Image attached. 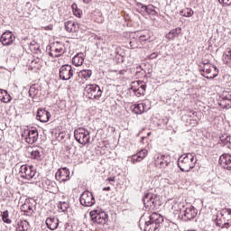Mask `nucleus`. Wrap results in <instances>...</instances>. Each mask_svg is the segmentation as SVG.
Masks as SVG:
<instances>
[{"label": "nucleus", "instance_id": "obj_1", "mask_svg": "<svg viewBox=\"0 0 231 231\" xmlns=\"http://www.w3.org/2000/svg\"><path fill=\"white\" fill-rule=\"evenodd\" d=\"M196 162L198 160L195 153H184L178 159V167L181 172H190L196 167Z\"/></svg>", "mask_w": 231, "mask_h": 231}, {"label": "nucleus", "instance_id": "obj_2", "mask_svg": "<svg viewBox=\"0 0 231 231\" xmlns=\"http://www.w3.org/2000/svg\"><path fill=\"white\" fill-rule=\"evenodd\" d=\"M143 203L146 210H155L160 207V197L150 192L144 193L143 197Z\"/></svg>", "mask_w": 231, "mask_h": 231}, {"label": "nucleus", "instance_id": "obj_3", "mask_svg": "<svg viewBox=\"0 0 231 231\" xmlns=\"http://www.w3.org/2000/svg\"><path fill=\"white\" fill-rule=\"evenodd\" d=\"M163 221V217L158 213H152L149 221L144 224V231H158L160 224Z\"/></svg>", "mask_w": 231, "mask_h": 231}, {"label": "nucleus", "instance_id": "obj_4", "mask_svg": "<svg viewBox=\"0 0 231 231\" xmlns=\"http://www.w3.org/2000/svg\"><path fill=\"white\" fill-rule=\"evenodd\" d=\"M19 176L23 180H37L39 178V173L33 166L22 165L19 170Z\"/></svg>", "mask_w": 231, "mask_h": 231}, {"label": "nucleus", "instance_id": "obj_5", "mask_svg": "<svg viewBox=\"0 0 231 231\" xmlns=\"http://www.w3.org/2000/svg\"><path fill=\"white\" fill-rule=\"evenodd\" d=\"M90 219L97 225H106L109 221V216L106 211L95 209L90 211Z\"/></svg>", "mask_w": 231, "mask_h": 231}, {"label": "nucleus", "instance_id": "obj_6", "mask_svg": "<svg viewBox=\"0 0 231 231\" xmlns=\"http://www.w3.org/2000/svg\"><path fill=\"white\" fill-rule=\"evenodd\" d=\"M22 138L26 142V143L33 145V143H36L37 140H39V131L37 128L33 127L31 129H25L22 133Z\"/></svg>", "mask_w": 231, "mask_h": 231}, {"label": "nucleus", "instance_id": "obj_7", "mask_svg": "<svg viewBox=\"0 0 231 231\" xmlns=\"http://www.w3.org/2000/svg\"><path fill=\"white\" fill-rule=\"evenodd\" d=\"M85 95L90 100H98L102 97V89H100L98 85H87Z\"/></svg>", "mask_w": 231, "mask_h": 231}, {"label": "nucleus", "instance_id": "obj_8", "mask_svg": "<svg viewBox=\"0 0 231 231\" xmlns=\"http://www.w3.org/2000/svg\"><path fill=\"white\" fill-rule=\"evenodd\" d=\"M74 138L77 140L80 145H88L91 136H89V131L84 128H78L74 131Z\"/></svg>", "mask_w": 231, "mask_h": 231}, {"label": "nucleus", "instance_id": "obj_9", "mask_svg": "<svg viewBox=\"0 0 231 231\" xmlns=\"http://www.w3.org/2000/svg\"><path fill=\"white\" fill-rule=\"evenodd\" d=\"M154 163L155 167H159V169H165L171 164V156L157 153L154 156Z\"/></svg>", "mask_w": 231, "mask_h": 231}, {"label": "nucleus", "instance_id": "obj_10", "mask_svg": "<svg viewBox=\"0 0 231 231\" xmlns=\"http://www.w3.org/2000/svg\"><path fill=\"white\" fill-rule=\"evenodd\" d=\"M79 202L82 207H93V205L96 203V200L93 193L87 190L80 195Z\"/></svg>", "mask_w": 231, "mask_h": 231}, {"label": "nucleus", "instance_id": "obj_11", "mask_svg": "<svg viewBox=\"0 0 231 231\" xmlns=\"http://www.w3.org/2000/svg\"><path fill=\"white\" fill-rule=\"evenodd\" d=\"M198 216V209L194 206H189L182 211V221H192Z\"/></svg>", "mask_w": 231, "mask_h": 231}, {"label": "nucleus", "instance_id": "obj_12", "mask_svg": "<svg viewBox=\"0 0 231 231\" xmlns=\"http://www.w3.org/2000/svg\"><path fill=\"white\" fill-rule=\"evenodd\" d=\"M73 67L71 65H62L60 68V79L61 80H69L73 77Z\"/></svg>", "mask_w": 231, "mask_h": 231}, {"label": "nucleus", "instance_id": "obj_13", "mask_svg": "<svg viewBox=\"0 0 231 231\" xmlns=\"http://www.w3.org/2000/svg\"><path fill=\"white\" fill-rule=\"evenodd\" d=\"M147 86L143 81H134L132 83L131 90L134 93L135 97H142L145 93Z\"/></svg>", "mask_w": 231, "mask_h": 231}, {"label": "nucleus", "instance_id": "obj_14", "mask_svg": "<svg viewBox=\"0 0 231 231\" xmlns=\"http://www.w3.org/2000/svg\"><path fill=\"white\" fill-rule=\"evenodd\" d=\"M14 41H15V36L10 31L4 32L0 38L3 46H10L14 43Z\"/></svg>", "mask_w": 231, "mask_h": 231}, {"label": "nucleus", "instance_id": "obj_15", "mask_svg": "<svg viewBox=\"0 0 231 231\" xmlns=\"http://www.w3.org/2000/svg\"><path fill=\"white\" fill-rule=\"evenodd\" d=\"M50 50L51 51L49 52V55L51 57H55V58L60 57V55L64 53V48L60 42L53 43L51 46Z\"/></svg>", "mask_w": 231, "mask_h": 231}, {"label": "nucleus", "instance_id": "obj_16", "mask_svg": "<svg viewBox=\"0 0 231 231\" xmlns=\"http://www.w3.org/2000/svg\"><path fill=\"white\" fill-rule=\"evenodd\" d=\"M220 103L219 106H221V107H226V108H230L231 107V91H224L221 95H220Z\"/></svg>", "mask_w": 231, "mask_h": 231}, {"label": "nucleus", "instance_id": "obj_17", "mask_svg": "<svg viewBox=\"0 0 231 231\" xmlns=\"http://www.w3.org/2000/svg\"><path fill=\"white\" fill-rule=\"evenodd\" d=\"M219 164L226 171H231V154L224 153L219 157Z\"/></svg>", "mask_w": 231, "mask_h": 231}, {"label": "nucleus", "instance_id": "obj_18", "mask_svg": "<svg viewBox=\"0 0 231 231\" xmlns=\"http://www.w3.org/2000/svg\"><path fill=\"white\" fill-rule=\"evenodd\" d=\"M69 170L68 168H60L56 172V180L60 182L68 181L69 180Z\"/></svg>", "mask_w": 231, "mask_h": 231}, {"label": "nucleus", "instance_id": "obj_19", "mask_svg": "<svg viewBox=\"0 0 231 231\" xmlns=\"http://www.w3.org/2000/svg\"><path fill=\"white\" fill-rule=\"evenodd\" d=\"M50 116H51V115L46 109H42V108L38 109L36 118L40 122H42V123L48 122V120H50Z\"/></svg>", "mask_w": 231, "mask_h": 231}, {"label": "nucleus", "instance_id": "obj_20", "mask_svg": "<svg viewBox=\"0 0 231 231\" xmlns=\"http://www.w3.org/2000/svg\"><path fill=\"white\" fill-rule=\"evenodd\" d=\"M201 75L204 76V78L208 79H216V77H217V75H219V69L216 66L214 67V69L211 67L210 69L201 72Z\"/></svg>", "mask_w": 231, "mask_h": 231}, {"label": "nucleus", "instance_id": "obj_21", "mask_svg": "<svg viewBox=\"0 0 231 231\" xmlns=\"http://www.w3.org/2000/svg\"><path fill=\"white\" fill-rule=\"evenodd\" d=\"M47 228L50 230H57L59 228V218L55 217H50L45 221Z\"/></svg>", "mask_w": 231, "mask_h": 231}, {"label": "nucleus", "instance_id": "obj_22", "mask_svg": "<svg viewBox=\"0 0 231 231\" xmlns=\"http://www.w3.org/2000/svg\"><path fill=\"white\" fill-rule=\"evenodd\" d=\"M222 214V219H227L226 222H224L220 226L222 228H228L231 225V209H225L223 210Z\"/></svg>", "mask_w": 231, "mask_h": 231}, {"label": "nucleus", "instance_id": "obj_23", "mask_svg": "<svg viewBox=\"0 0 231 231\" xmlns=\"http://www.w3.org/2000/svg\"><path fill=\"white\" fill-rule=\"evenodd\" d=\"M64 26L66 32H69V33H75V32L79 31V23L73 21L65 22Z\"/></svg>", "mask_w": 231, "mask_h": 231}, {"label": "nucleus", "instance_id": "obj_24", "mask_svg": "<svg viewBox=\"0 0 231 231\" xmlns=\"http://www.w3.org/2000/svg\"><path fill=\"white\" fill-rule=\"evenodd\" d=\"M21 210L23 212L24 216H32L33 214V206L26 201L21 206Z\"/></svg>", "mask_w": 231, "mask_h": 231}, {"label": "nucleus", "instance_id": "obj_25", "mask_svg": "<svg viewBox=\"0 0 231 231\" xmlns=\"http://www.w3.org/2000/svg\"><path fill=\"white\" fill-rule=\"evenodd\" d=\"M72 64L77 67L82 66V64H84V53L79 52L75 55L72 59Z\"/></svg>", "mask_w": 231, "mask_h": 231}, {"label": "nucleus", "instance_id": "obj_26", "mask_svg": "<svg viewBox=\"0 0 231 231\" xmlns=\"http://www.w3.org/2000/svg\"><path fill=\"white\" fill-rule=\"evenodd\" d=\"M137 6H141L142 10H144V12L150 15H154L156 14V10H154L152 5H143L142 3H138Z\"/></svg>", "mask_w": 231, "mask_h": 231}, {"label": "nucleus", "instance_id": "obj_27", "mask_svg": "<svg viewBox=\"0 0 231 231\" xmlns=\"http://www.w3.org/2000/svg\"><path fill=\"white\" fill-rule=\"evenodd\" d=\"M179 33H181V28L173 29L166 34V39H169V41H172L173 39H176V37H178Z\"/></svg>", "mask_w": 231, "mask_h": 231}, {"label": "nucleus", "instance_id": "obj_28", "mask_svg": "<svg viewBox=\"0 0 231 231\" xmlns=\"http://www.w3.org/2000/svg\"><path fill=\"white\" fill-rule=\"evenodd\" d=\"M133 113L135 115H142V113L145 112V104L141 103L134 106L132 109Z\"/></svg>", "mask_w": 231, "mask_h": 231}, {"label": "nucleus", "instance_id": "obj_29", "mask_svg": "<svg viewBox=\"0 0 231 231\" xmlns=\"http://www.w3.org/2000/svg\"><path fill=\"white\" fill-rule=\"evenodd\" d=\"M29 48L32 53H36V54L41 53V45H39L37 42H32L30 43Z\"/></svg>", "mask_w": 231, "mask_h": 231}, {"label": "nucleus", "instance_id": "obj_30", "mask_svg": "<svg viewBox=\"0 0 231 231\" xmlns=\"http://www.w3.org/2000/svg\"><path fill=\"white\" fill-rule=\"evenodd\" d=\"M223 60L231 67V50L226 49L223 54Z\"/></svg>", "mask_w": 231, "mask_h": 231}, {"label": "nucleus", "instance_id": "obj_31", "mask_svg": "<svg viewBox=\"0 0 231 231\" xmlns=\"http://www.w3.org/2000/svg\"><path fill=\"white\" fill-rule=\"evenodd\" d=\"M92 75L93 71H91V69H83L80 70L79 73V77H81V79H86V80H88V79H90Z\"/></svg>", "mask_w": 231, "mask_h": 231}, {"label": "nucleus", "instance_id": "obj_32", "mask_svg": "<svg viewBox=\"0 0 231 231\" xmlns=\"http://www.w3.org/2000/svg\"><path fill=\"white\" fill-rule=\"evenodd\" d=\"M30 227V223L26 220H21L18 222V227L17 229L19 231H28V228Z\"/></svg>", "mask_w": 231, "mask_h": 231}, {"label": "nucleus", "instance_id": "obj_33", "mask_svg": "<svg viewBox=\"0 0 231 231\" xmlns=\"http://www.w3.org/2000/svg\"><path fill=\"white\" fill-rule=\"evenodd\" d=\"M32 160H37V162H41L42 160V153L39 150H33L31 152Z\"/></svg>", "mask_w": 231, "mask_h": 231}, {"label": "nucleus", "instance_id": "obj_34", "mask_svg": "<svg viewBox=\"0 0 231 231\" xmlns=\"http://www.w3.org/2000/svg\"><path fill=\"white\" fill-rule=\"evenodd\" d=\"M2 220L4 221V223H6L7 225L12 224V220L8 218V210H5L2 213Z\"/></svg>", "mask_w": 231, "mask_h": 231}, {"label": "nucleus", "instance_id": "obj_35", "mask_svg": "<svg viewBox=\"0 0 231 231\" xmlns=\"http://www.w3.org/2000/svg\"><path fill=\"white\" fill-rule=\"evenodd\" d=\"M39 93V90H37L35 88V86H32L29 88V97H31V98H34V97H37V94Z\"/></svg>", "mask_w": 231, "mask_h": 231}, {"label": "nucleus", "instance_id": "obj_36", "mask_svg": "<svg viewBox=\"0 0 231 231\" xmlns=\"http://www.w3.org/2000/svg\"><path fill=\"white\" fill-rule=\"evenodd\" d=\"M216 65H212L210 63H203V67L200 69V73H203L205 71H208L211 68L214 69V67Z\"/></svg>", "mask_w": 231, "mask_h": 231}, {"label": "nucleus", "instance_id": "obj_37", "mask_svg": "<svg viewBox=\"0 0 231 231\" xmlns=\"http://www.w3.org/2000/svg\"><path fill=\"white\" fill-rule=\"evenodd\" d=\"M183 17H192L194 15V11L192 9H185L182 11Z\"/></svg>", "mask_w": 231, "mask_h": 231}, {"label": "nucleus", "instance_id": "obj_38", "mask_svg": "<svg viewBox=\"0 0 231 231\" xmlns=\"http://www.w3.org/2000/svg\"><path fill=\"white\" fill-rule=\"evenodd\" d=\"M1 102H4V104H8L12 102V96H10L8 92H6Z\"/></svg>", "mask_w": 231, "mask_h": 231}, {"label": "nucleus", "instance_id": "obj_39", "mask_svg": "<svg viewBox=\"0 0 231 231\" xmlns=\"http://www.w3.org/2000/svg\"><path fill=\"white\" fill-rule=\"evenodd\" d=\"M59 208H60V210H62V212H66V210H68V208H69V204L66 203V202H61L59 204Z\"/></svg>", "mask_w": 231, "mask_h": 231}, {"label": "nucleus", "instance_id": "obj_40", "mask_svg": "<svg viewBox=\"0 0 231 231\" xmlns=\"http://www.w3.org/2000/svg\"><path fill=\"white\" fill-rule=\"evenodd\" d=\"M136 154L139 156V159H141V161H143V158H145V156H147V150L143 149L140 152H138Z\"/></svg>", "mask_w": 231, "mask_h": 231}, {"label": "nucleus", "instance_id": "obj_41", "mask_svg": "<svg viewBox=\"0 0 231 231\" xmlns=\"http://www.w3.org/2000/svg\"><path fill=\"white\" fill-rule=\"evenodd\" d=\"M140 162H142V159H140V157L137 155V153L131 157V163L134 164V163H138Z\"/></svg>", "mask_w": 231, "mask_h": 231}, {"label": "nucleus", "instance_id": "obj_42", "mask_svg": "<svg viewBox=\"0 0 231 231\" xmlns=\"http://www.w3.org/2000/svg\"><path fill=\"white\" fill-rule=\"evenodd\" d=\"M222 6H231V0H218Z\"/></svg>", "mask_w": 231, "mask_h": 231}, {"label": "nucleus", "instance_id": "obj_43", "mask_svg": "<svg viewBox=\"0 0 231 231\" xmlns=\"http://www.w3.org/2000/svg\"><path fill=\"white\" fill-rule=\"evenodd\" d=\"M73 14L76 17H79V19L82 17V11H80V9L75 10Z\"/></svg>", "mask_w": 231, "mask_h": 231}, {"label": "nucleus", "instance_id": "obj_44", "mask_svg": "<svg viewBox=\"0 0 231 231\" xmlns=\"http://www.w3.org/2000/svg\"><path fill=\"white\" fill-rule=\"evenodd\" d=\"M7 93L5 89H0V100L2 101L3 98H5V95Z\"/></svg>", "mask_w": 231, "mask_h": 231}, {"label": "nucleus", "instance_id": "obj_45", "mask_svg": "<svg viewBox=\"0 0 231 231\" xmlns=\"http://www.w3.org/2000/svg\"><path fill=\"white\" fill-rule=\"evenodd\" d=\"M139 40L143 42V41H149V36L143 34L139 37Z\"/></svg>", "mask_w": 231, "mask_h": 231}, {"label": "nucleus", "instance_id": "obj_46", "mask_svg": "<svg viewBox=\"0 0 231 231\" xmlns=\"http://www.w3.org/2000/svg\"><path fill=\"white\" fill-rule=\"evenodd\" d=\"M65 149H66L67 152H69V154H71V149H73V146H71V145H67V146L65 147Z\"/></svg>", "mask_w": 231, "mask_h": 231}, {"label": "nucleus", "instance_id": "obj_47", "mask_svg": "<svg viewBox=\"0 0 231 231\" xmlns=\"http://www.w3.org/2000/svg\"><path fill=\"white\" fill-rule=\"evenodd\" d=\"M158 57V52H152L149 55V59H156Z\"/></svg>", "mask_w": 231, "mask_h": 231}, {"label": "nucleus", "instance_id": "obj_48", "mask_svg": "<svg viewBox=\"0 0 231 231\" xmlns=\"http://www.w3.org/2000/svg\"><path fill=\"white\" fill-rule=\"evenodd\" d=\"M72 10L73 12H75V10H79V6L77 5V4L72 5Z\"/></svg>", "mask_w": 231, "mask_h": 231}, {"label": "nucleus", "instance_id": "obj_49", "mask_svg": "<svg viewBox=\"0 0 231 231\" xmlns=\"http://www.w3.org/2000/svg\"><path fill=\"white\" fill-rule=\"evenodd\" d=\"M127 73L126 69L119 70V75H125Z\"/></svg>", "mask_w": 231, "mask_h": 231}, {"label": "nucleus", "instance_id": "obj_50", "mask_svg": "<svg viewBox=\"0 0 231 231\" xmlns=\"http://www.w3.org/2000/svg\"><path fill=\"white\" fill-rule=\"evenodd\" d=\"M103 190L107 192V191L111 190V187H105V188H103Z\"/></svg>", "mask_w": 231, "mask_h": 231}, {"label": "nucleus", "instance_id": "obj_51", "mask_svg": "<svg viewBox=\"0 0 231 231\" xmlns=\"http://www.w3.org/2000/svg\"><path fill=\"white\" fill-rule=\"evenodd\" d=\"M107 181H115V177H110L107 179Z\"/></svg>", "mask_w": 231, "mask_h": 231}, {"label": "nucleus", "instance_id": "obj_52", "mask_svg": "<svg viewBox=\"0 0 231 231\" xmlns=\"http://www.w3.org/2000/svg\"><path fill=\"white\" fill-rule=\"evenodd\" d=\"M5 181L6 184L10 183V181H8V177L7 176H5Z\"/></svg>", "mask_w": 231, "mask_h": 231}, {"label": "nucleus", "instance_id": "obj_53", "mask_svg": "<svg viewBox=\"0 0 231 231\" xmlns=\"http://www.w3.org/2000/svg\"><path fill=\"white\" fill-rule=\"evenodd\" d=\"M84 3H86V5L91 3V0H83Z\"/></svg>", "mask_w": 231, "mask_h": 231}, {"label": "nucleus", "instance_id": "obj_54", "mask_svg": "<svg viewBox=\"0 0 231 231\" xmlns=\"http://www.w3.org/2000/svg\"><path fill=\"white\" fill-rule=\"evenodd\" d=\"M130 46H133V42H130Z\"/></svg>", "mask_w": 231, "mask_h": 231}, {"label": "nucleus", "instance_id": "obj_55", "mask_svg": "<svg viewBox=\"0 0 231 231\" xmlns=\"http://www.w3.org/2000/svg\"><path fill=\"white\" fill-rule=\"evenodd\" d=\"M148 136H151V133H148Z\"/></svg>", "mask_w": 231, "mask_h": 231}]
</instances>
